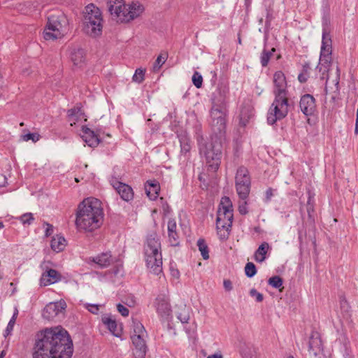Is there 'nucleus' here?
Segmentation results:
<instances>
[{
	"instance_id": "obj_1",
	"label": "nucleus",
	"mask_w": 358,
	"mask_h": 358,
	"mask_svg": "<svg viewBox=\"0 0 358 358\" xmlns=\"http://www.w3.org/2000/svg\"><path fill=\"white\" fill-rule=\"evenodd\" d=\"M73 342L68 332L60 327L46 329L34 345V358H71Z\"/></svg>"
},
{
	"instance_id": "obj_2",
	"label": "nucleus",
	"mask_w": 358,
	"mask_h": 358,
	"mask_svg": "<svg viewBox=\"0 0 358 358\" xmlns=\"http://www.w3.org/2000/svg\"><path fill=\"white\" fill-rule=\"evenodd\" d=\"M332 41L331 36L326 28L323 29L322 47L320 62L316 69L320 73V79L326 80V85L333 84L336 90H338L340 80V69L336 65L334 73L332 66Z\"/></svg>"
},
{
	"instance_id": "obj_3",
	"label": "nucleus",
	"mask_w": 358,
	"mask_h": 358,
	"mask_svg": "<svg viewBox=\"0 0 358 358\" xmlns=\"http://www.w3.org/2000/svg\"><path fill=\"white\" fill-rule=\"evenodd\" d=\"M103 219V210L99 200L88 198L78 206L76 224L79 230L92 231L100 227Z\"/></svg>"
},
{
	"instance_id": "obj_4",
	"label": "nucleus",
	"mask_w": 358,
	"mask_h": 358,
	"mask_svg": "<svg viewBox=\"0 0 358 358\" xmlns=\"http://www.w3.org/2000/svg\"><path fill=\"white\" fill-rule=\"evenodd\" d=\"M275 99L271 104L267 121L269 124H273L278 120L285 117L288 113V91L285 76L282 71H277L273 75Z\"/></svg>"
},
{
	"instance_id": "obj_5",
	"label": "nucleus",
	"mask_w": 358,
	"mask_h": 358,
	"mask_svg": "<svg viewBox=\"0 0 358 358\" xmlns=\"http://www.w3.org/2000/svg\"><path fill=\"white\" fill-rule=\"evenodd\" d=\"M107 5L113 17L121 23H127L139 17L145 10L143 4L138 1L126 4L124 0H108Z\"/></svg>"
},
{
	"instance_id": "obj_6",
	"label": "nucleus",
	"mask_w": 358,
	"mask_h": 358,
	"mask_svg": "<svg viewBox=\"0 0 358 358\" xmlns=\"http://www.w3.org/2000/svg\"><path fill=\"white\" fill-rule=\"evenodd\" d=\"M144 257L150 272L159 275L162 271L161 243L155 233L149 234L144 245Z\"/></svg>"
},
{
	"instance_id": "obj_7",
	"label": "nucleus",
	"mask_w": 358,
	"mask_h": 358,
	"mask_svg": "<svg viewBox=\"0 0 358 358\" xmlns=\"http://www.w3.org/2000/svg\"><path fill=\"white\" fill-rule=\"evenodd\" d=\"M68 19L59 10L53 11L48 15L47 25L43 32L45 41H55L62 38L66 33Z\"/></svg>"
},
{
	"instance_id": "obj_8",
	"label": "nucleus",
	"mask_w": 358,
	"mask_h": 358,
	"mask_svg": "<svg viewBox=\"0 0 358 358\" xmlns=\"http://www.w3.org/2000/svg\"><path fill=\"white\" fill-rule=\"evenodd\" d=\"M233 218L232 203L229 197H222L217 210L216 219L217 234L220 238L226 239L228 238L232 226Z\"/></svg>"
},
{
	"instance_id": "obj_9",
	"label": "nucleus",
	"mask_w": 358,
	"mask_h": 358,
	"mask_svg": "<svg viewBox=\"0 0 358 358\" xmlns=\"http://www.w3.org/2000/svg\"><path fill=\"white\" fill-rule=\"evenodd\" d=\"M222 145L217 137H212L209 142L201 143L200 154L206 159V164L212 171H216L220 165Z\"/></svg>"
},
{
	"instance_id": "obj_10",
	"label": "nucleus",
	"mask_w": 358,
	"mask_h": 358,
	"mask_svg": "<svg viewBox=\"0 0 358 358\" xmlns=\"http://www.w3.org/2000/svg\"><path fill=\"white\" fill-rule=\"evenodd\" d=\"M102 16L99 8L93 4L85 7L83 18V30L89 36L96 37L102 31Z\"/></svg>"
},
{
	"instance_id": "obj_11",
	"label": "nucleus",
	"mask_w": 358,
	"mask_h": 358,
	"mask_svg": "<svg viewBox=\"0 0 358 358\" xmlns=\"http://www.w3.org/2000/svg\"><path fill=\"white\" fill-rule=\"evenodd\" d=\"M133 334L131 336L134 346L133 354L135 358H144L147 351L145 338L147 331L144 326L138 321H133Z\"/></svg>"
},
{
	"instance_id": "obj_12",
	"label": "nucleus",
	"mask_w": 358,
	"mask_h": 358,
	"mask_svg": "<svg viewBox=\"0 0 358 358\" xmlns=\"http://www.w3.org/2000/svg\"><path fill=\"white\" fill-rule=\"evenodd\" d=\"M235 186L240 199H246L250 191L251 179L249 171L245 167L241 166L237 169Z\"/></svg>"
},
{
	"instance_id": "obj_13",
	"label": "nucleus",
	"mask_w": 358,
	"mask_h": 358,
	"mask_svg": "<svg viewBox=\"0 0 358 358\" xmlns=\"http://www.w3.org/2000/svg\"><path fill=\"white\" fill-rule=\"evenodd\" d=\"M66 308V302L63 300L50 303L44 308L43 317L48 320H54L64 315Z\"/></svg>"
},
{
	"instance_id": "obj_14",
	"label": "nucleus",
	"mask_w": 358,
	"mask_h": 358,
	"mask_svg": "<svg viewBox=\"0 0 358 358\" xmlns=\"http://www.w3.org/2000/svg\"><path fill=\"white\" fill-rule=\"evenodd\" d=\"M211 127L214 132L222 134L226 128V114L225 112L213 106L210 110Z\"/></svg>"
},
{
	"instance_id": "obj_15",
	"label": "nucleus",
	"mask_w": 358,
	"mask_h": 358,
	"mask_svg": "<svg viewBox=\"0 0 358 358\" xmlns=\"http://www.w3.org/2000/svg\"><path fill=\"white\" fill-rule=\"evenodd\" d=\"M156 310L162 320H168L171 315L169 299L164 294L159 295L155 302Z\"/></svg>"
},
{
	"instance_id": "obj_16",
	"label": "nucleus",
	"mask_w": 358,
	"mask_h": 358,
	"mask_svg": "<svg viewBox=\"0 0 358 358\" xmlns=\"http://www.w3.org/2000/svg\"><path fill=\"white\" fill-rule=\"evenodd\" d=\"M110 182L124 201H129L133 199L134 192L129 185L120 182L116 178H112Z\"/></svg>"
},
{
	"instance_id": "obj_17",
	"label": "nucleus",
	"mask_w": 358,
	"mask_h": 358,
	"mask_svg": "<svg viewBox=\"0 0 358 358\" xmlns=\"http://www.w3.org/2000/svg\"><path fill=\"white\" fill-rule=\"evenodd\" d=\"M323 350L322 342L317 331H313L308 341V354L310 357H317Z\"/></svg>"
},
{
	"instance_id": "obj_18",
	"label": "nucleus",
	"mask_w": 358,
	"mask_h": 358,
	"mask_svg": "<svg viewBox=\"0 0 358 358\" xmlns=\"http://www.w3.org/2000/svg\"><path fill=\"white\" fill-rule=\"evenodd\" d=\"M299 107L306 116L313 115L316 110L315 99L313 96L310 94L303 95L299 101Z\"/></svg>"
},
{
	"instance_id": "obj_19",
	"label": "nucleus",
	"mask_w": 358,
	"mask_h": 358,
	"mask_svg": "<svg viewBox=\"0 0 358 358\" xmlns=\"http://www.w3.org/2000/svg\"><path fill=\"white\" fill-rule=\"evenodd\" d=\"M168 238L171 246H178L180 244V236L177 231L178 227L175 220H169L168 222Z\"/></svg>"
},
{
	"instance_id": "obj_20",
	"label": "nucleus",
	"mask_w": 358,
	"mask_h": 358,
	"mask_svg": "<svg viewBox=\"0 0 358 358\" xmlns=\"http://www.w3.org/2000/svg\"><path fill=\"white\" fill-rule=\"evenodd\" d=\"M60 279V273L56 270L50 268L43 273L40 282L41 285L47 286L58 282Z\"/></svg>"
},
{
	"instance_id": "obj_21",
	"label": "nucleus",
	"mask_w": 358,
	"mask_h": 358,
	"mask_svg": "<svg viewBox=\"0 0 358 358\" xmlns=\"http://www.w3.org/2000/svg\"><path fill=\"white\" fill-rule=\"evenodd\" d=\"M82 131L83 133L82 138L90 147L94 148L99 144L100 139L94 131L87 127H83Z\"/></svg>"
},
{
	"instance_id": "obj_22",
	"label": "nucleus",
	"mask_w": 358,
	"mask_h": 358,
	"mask_svg": "<svg viewBox=\"0 0 358 358\" xmlns=\"http://www.w3.org/2000/svg\"><path fill=\"white\" fill-rule=\"evenodd\" d=\"M70 56L74 66H81L85 61V52L80 48H71Z\"/></svg>"
},
{
	"instance_id": "obj_23",
	"label": "nucleus",
	"mask_w": 358,
	"mask_h": 358,
	"mask_svg": "<svg viewBox=\"0 0 358 358\" xmlns=\"http://www.w3.org/2000/svg\"><path fill=\"white\" fill-rule=\"evenodd\" d=\"M145 192L151 200H155L157 198L160 190L159 184L156 180H148L147 181L145 186Z\"/></svg>"
},
{
	"instance_id": "obj_24",
	"label": "nucleus",
	"mask_w": 358,
	"mask_h": 358,
	"mask_svg": "<svg viewBox=\"0 0 358 358\" xmlns=\"http://www.w3.org/2000/svg\"><path fill=\"white\" fill-rule=\"evenodd\" d=\"M308 197L306 204L304 206H302L301 208V212L303 213V212L306 210L308 217V221L310 224H313L315 222V210H314V199L313 196L311 195L310 192L308 193Z\"/></svg>"
},
{
	"instance_id": "obj_25",
	"label": "nucleus",
	"mask_w": 358,
	"mask_h": 358,
	"mask_svg": "<svg viewBox=\"0 0 358 358\" xmlns=\"http://www.w3.org/2000/svg\"><path fill=\"white\" fill-rule=\"evenodd\" d=\"M66 240L63 236L57 235L52 237L51 240V248L52 250L59 252L62 251L66 246Z\"/></svg>"
},
{
	"instance_id": "obj_26",
	"label": "nucleus",
	"mask_w": 358,
	"mask_h": 358,
	"mask_svg": "<svg viewBox=\"0 0 358 358\" xmlns=\"http://www.w3.org/2000/svg\"><path fill=\"white\" fill-rule=\"evenodd\" d=\"M269 249V245L266 242L262 243L256 250L254 258L257 262H263L266 259V255Z\"/></svg>"
},
{
	"instance_id": "obj_27",
	"label": "nucleus",
	"mask_w": 358,
	"mask_h": 358,
	"mask_svg": "<svg viewBox=\"0 0 358 358\" xmlns=\"http://www.w3.org/2000/svg\"><path fill=\"white\" fill-rule=\"evenodd\" d=\"M92 261L101 268L107 267L112 262L111 255L108 252L102 253L96 257H94Z\"/></svg>"
},
{
	"instance_id": "obj_28",
	"label": "nucleus",
	"mask_w": 358,
	"mask_h": 358,
	"mask_svg": "<svg viewBox=\"0 0 358 358\" xmlns=\"http://www.w3.org/2000/svg\"><path fill=\"white\" fill-rule=\"evenodd\" d=\"M81 109L78 107H74L68 110L69 121L71 122V126L76 124V122L83 115Z\"/></svg>"
},
{
	"instance_id": "obj_29",
	"label": "nucleus",
	"mask_w": 358,
	"mask_h": 358,
	"mask_svg": "<svg viewBox=\"0 0 358 358\" xmlns=\"http://www.w3.org/2000/svg\"><path fill=\"white\" fill-rule=\"evenodd\" d=\"M275 52V49L272 48L271 50H268L265 46L260 56V62L262 66L265 67L268 65L269 60Z\"/></svg>"
},
{
	"instance_id": "obj_30",
	"label": "nucleus",
	"mask_w": 358,
	"mask_h": 358,
	"mask_svg": "<svg viewBox=\"0 0 358 358\" xmlns=\"http://www.w3.org/2000/svg\"><path fill=\"white\" fill-rule=\"evenodd\" d=\"M102 321L111 333L117 336V324L115 320L109 317H104L102 318Z\"/></svg>"
},
{
	"instance_id": "obj_31",
	"label": "nucleus",
	"mask_w": 358,
	"mask_h": 358,
	"mask_svg": "<svg viewBox=\"0 0 358 358\" xmlns=\"http://www.w3.org/2000/svg\"><path fill=\"white\" fill-rule=\"evenodd\" d=\"M311 68L310 64L306 62L303 66L301 73L298 76V80L301 83H306L309 78V72Z\"/></svg>"
},
{
	"instance_id": "obj_32",
	"label": "nucleus",
	"mask_w": 358,
	"mask_h": 358,
	"mask_svg": "<svg viewBox=\"0 0 358 358\" xmlns=\"http://www.w3.org/2000/svg\"><path fill=\"white\" fill-rule=\"evenodd\" d=\"M268 283L271 287L279 289L280 292H282L284 289V287H282V279L278 275H274L270 278L268 280Z\"/></svg>"
},
{
	"instance_id": "obj_33",
	"label": "nucleus",
	"mask_w": 358,
	"mask_h": 358,
	"mask_svg": "<svg viewBox=\"0 0 358 358\" xmlns=\"http://www.w3.org/2000/svg\"><path fill=\"white\" fill-rule=\"evenodd\" d=\"M197 246L203 259H208L209 258L208 248L206 241L201 238L199 239Z\"/></svg>"
},
{
	"instance_id": "obj_34",
	"label": "nucleus",
	"mask_w": 358,
	"mask_h": 358,
	"mask_svg": "<svg viewBox=\"0 0 358 358\" xmlns=\"http://www.w3.org/2000/svg\"><path fill=\"white\" fill-rule=\"evenodd\" d=\"M166 59H167V55L166 54L159 55L157 57L155 64H153V66H152L153 71L154 72L158 71L160 69L161 66L165 63Z\"/></svg>"
},
{
	"instance_id": "obj_35",
	"label": "nucleus",
	"mask_w": 358,
	"mask_h": 358,
	"mask_svg": "<svg viewBox=\"0 0 358 358\" xmlns=\"http://www.w3.org/2000/svg\"><path fill=\"white\" fill-rule=\"evenodd\" d=\"M145 73V69H137L135 71V73L133 76V81L137 83H141L144 80Z\"/></svg>"
},
{
	"instance_id": "obj_36",
	"label": "nucleus",
	"mask_w": 358,
	"mask_h": 358,
	"mask_svg": "<svg viewBox=\"0 0 358 358\" xmlns=\"http://www.w3.org/2000/svg\"><path fill=\"white\" fill-rule=\"evenodd\" d=\"M245 275L248 277H249V278L253 277L257 273V269H256L255 265L252 262L247 263L245 266Z\"/></svg>"
},
{
	"instance_id": "obj_37",
	"label": "nucleus",
	"mask_w": 358,
	"mask_h": 358,
	"mask_svg": "<svg viewBox=\"0 0 358 358\" xmlns=\"http://www.w3.org/2000/svg\"><path fill=\"white\" fill-rule=\"evenodd\" d=\"M192 83L194 85L196 88H201L203 83V77L197 71H195L192 76Z\"/></svg>"
},
{
	"instance_id": "obj_38",
	"label": "nucleus",
	"mask_w": 358,
	"mask_h": 358,
	"mask_svg": "<svg viewBox=\"0 0 358 358\" xmlns=\"http://www.w3.org/2000/svg\"><path fill=\"white\" fill-rule=\"evenodd\" d=\"M19 220L24 224H30L34 220V217L32 213H27L21 215Z\"/></svg>"
},
{
	"instance_id": "obj_39",
	"label": "nucleus",
	"mask_w": 358,
	"mask_h": 358,
	"mask_svg": "<svg viewBox=\"0 0 358 358\" xmlns=\"http://www.w3.org/2000/svg\"><path fill=\"white\" fill-rule=\"evenodd\" d=\"M178 318L182 323H187L189 320L188 310L186 309L182 310L181 312L178 313Z\"/></svg>"
},
{
	"instance_id": "obj_40",
	"label": "nucleus",
	"mask_w": 358,
	"mask_h": 358,
	"mask_svg": "<svg viewBox=\"0 0 358 358\" xmlns=\"http://www.w3.org/2000/svg\"><path fill=\"white\" fill-rule=\"evenodd\" d=\"M252 116L251 112L249 111H245V109H242L241 111L240 117H241V122L244 125L245 124V122L248 121V120Z\"/></svg>"
},
{
	"instance_id": "obj_41",
	"label": "nucleus",
	"mask_w": 358,
	"mask_h": 358,
	"mask_svg": "<svg viewBox=\"0 0 358 358\" xmlns=\"http://www.w3.org/2000/svg\"><path fill=\"white\" fill-rule=\"evenodd\" d=\"M22 138L23 141H28L29 140H31L34 142H36L39 139V136L36 134L29 133V134L23 135L22 136Z\"/></svg>"
},
{
	"instance_id": "obj_42",
	"label": "nucleus",
	"mask_w": 358,
	"mask_h": 358,
	"mask_svg": "<svg viewBox=\"0 0 358 358\" xmlns=\"http://www.w3.org/2000/svg\"><path fill=\"white\" fill-rule=\"evenodd\" d=\"M250 294L252 297H255L257 302H262L264 299L263 294L258 292L255 289H250Z\"/></svg>"
},
{
	"instance_id": "obj_43",
	"label": "nucleus",
	"mask_w": 358,
	"mask_h": 358,
	"mask_svg": "<svg viewBox=\"0 0 358 358\" xmlns=\"http://www.w3.org/2000/svg\"><path fill=\"white\" fill-rule=\"evenodd\" d=\"M246 206H247V201H245V199H244V200L241 199V201H239V205H238V210L241 215H245L248 213V211L247 210Z\"/></svg>"
},
{
	"instance_id": "obj_44",
	"label": "nucleus",
	"mask_w": 358,
	"mask_h": 358,
	"mask_svg": "<svg viewBox=\"0 0 358 358\" xmlns=\"http://www.w3.org/2000/svg\"><path fill=\"white\" fill-rule=\"evenodd\" d=\"M86 308L93 314H97L99 310V306L96 304H86Z\"/></svg>"
},
{
	"instance_id": "obj_45",
	"label": "nucleus",
	"mask_w": 358,
	"mask_h": 358,
	"mask_svg": "<svg viewBox=\"0 0 358 358\" xmlns=\"http://www.w3.org/2000/svg\"><path fill=\"white\" fill-rule=\"evenodd\" d=\"M117 308L118 312L124 317H127L129 315V310L127 308L124 306L123 305L119 303L117 306Z\"/></svg>"
},
{
	"instance_id": "obj_46",
	"label": "nucleus",
	"mask_w": 358,
	"mask_h": 358,
	"mask_svg": "<svg viewBox=\"0 0 358 358\" xmlns=\"http://www.w3.org/2000/svg\"><path fill=\"white\" fill-rule=\"evenodd\" d=\"M223 285L226 291L229 292L233 289L232 282L229 279L224 280Z\"/></svg>"
},
{
	"instance_id": "obj_47",
	"label": "nucleus",
	"mask_w": 358,
	"mask_h": 358,
	"mask_svg": "<svg viewBox=\"0 0 358 358\" xmlns=\"http://www.w3.org/2000/svg\"><path fill=\"white\" fill-rule=\"evenodd\" d=\"M44 224L47 227L45 229V236H49L53 233V226L47 222H45Z\"/></svg>"
},
{
	"instance_id": "obj_48",
	"label": "nucleus",
	"mask_w": 358,
	"mask_h": 358,
	"mask_svg": "<svg viewBox=\"0 0 358 358\" xmlns=\"http://www.w3.org/2000/svg\"><path fill=\"white\" fill-rule=\"evenodd\" d=\"M15 318H11L8 324V326L6 327V331L8 334H9L11 331L13 329L14 324L15 323Z\"/></svg>"
},
{
	"instance_id": "obj_49",
	"label": "nucleus",
	"mask_w": 358,
	"mask_h": 358,
	"mask_svg": "<svg viewBox=\"0 0 358 358\" xmlns=\"http://www.w3.org/2000/svg\"><path fill=\"white\" fill-rule=\"evenodd\" d=\"M273 196V189L269 188L266 192V197L267 200H269Z\"/></svg>"
},
{
	"instance_id": "obj_50",
	"label": "nucleus",
	"mask_w": 358,
	"mask_h": 358,
	"mask_svg": "<svg viewBox=\"0 0 358 358\" xmlns=\"http://www.w3.org/2000/svg\"><path fill=\"white\" fill-rule=\"evenodd\" d=\"M181 150L182 152H187L190 150V145L188 143L184 144L183 145H182Z\"/></svg>"
},
{
	"instance_id": "obj_51",
	"label": "nucleus",
	"mask_w": 358,
	"mask_h": 358,
	"mask_svg": "<svg viewBox=\"0 0 358 358\" xmlns=\"http://www.w3.org/2000/svg\"><path fill=\"white\" fill-rule=\"evenodd\" d=\"M6 177L2 175V174H0V187L1 186H3L5 182H6Z\"/></svg>"
},
{
	"instance_id": "obj_52",
	"label": "nucleus",
	"mask_w": 358,
	"mask_h": 358,
	"mask_svg": "<svg viewBox=\"0 0 358 358\" xmlns=\"http://www.w3.org/2000/svg\"><path fill=\"white\" fill-rule=\"evenodd\" d=\"M207 358H222V356L220 354H214L208 356Z\"/></svg>"
},
{
	"instance_id": "obj_53",
	"label": "nucleus",
	"mask_w": 358,
	"mask_h": 358,
	"mask_svg": "<svg viewBox=\"0 0 358 358\" xmlns=\"http://www.w3.org/2000/svg\"><path fill=\"white\" fill-rule=\"evenodd\" d=\"M17 315H18V310L17 309H15L14 313H13V315L11 318H15V320H16V318L17 317Z\"/></svg>"
},
{
	"instance_id": "obj_54",
	"label": "nucleus",
	"mask_w": 358,
	"mask_h": 358,
	"mask_svg": "<svg viewBox=\"0 0 358 358\" xmlns=\"http://www.w3.org/2000/svg\"><path fill=\"white\" fill-rule=\"evenodd\" d=\"M17 315H18V310L17 309H15L14 313H13V315L11 318H15V320H16V318L17 317Z\"/></svg>"
},
{
	"instance_id": "obj_55",
	"label": "nucleus",
	"mask_w": 358,
	"mask_h": 358,
	"mask_svg": "<svg viewBox=\"0 0 358 358\" xmlns=\"http://www.w3.org/2000/svg\"><path fill=\"white\" fill-rule=\"evenodd\" d=\"M127 304L130 307L134 306L135 304V301L132 299L131 301H129V303H127Z\"/></svg>"
},
{
	"instance_id": "obj_56",
	"label": "nucleus",
	"mask_w": 358,
	"mask_h": 358,
	"mask_svg": "<svg viewBox=\"0 0 358 358\" xmlns=\"http://www.w3.org/2000/svg\"><path fill=\"white\" fill-rule=\"evenodd\" d=\"M355 133L358 134V124H355Z\"/></svg>"
},
{
	"instance_id": "obj_57",
	"label": "nucleus",
	"mask_w": 358,
	"mask_h": 358,
	"mask_svg": "<svg viewBox=\"0 0 358 358\" xmlns=\"http://www.w3.org/2000/svg\"><path fill=\"white\" fill-rule=\"evenodd\" d=\"M355 124H358V109L357 110V112H356V120H355Z\"/></svg>"
},
{
	"instance_id": "obj_58",
	"label": "nucleus",
	"mask_w": 358,
	"mask_h": 358,
	"mask_svg": "<svg viewBox=\"0 0 358 358\" xmlns=\"http://www.w3.org/2000/svg\"><path fill=\"white\" fill-rule=\"evenodd\" d=\"M4 225L3 224V222H0V229L3 228Z\"/></svg>"
},
{
	"instance_id": "obj_59",
	"label": "nucleus",
	"mask_w": 358,
	"mask_h": 358,
	"mask_svg": "<svg viewBox=\"0 0 358 358\" xmlns=\"http://www.w3.org/2000/svg\"><path fill=\"white\" fill-rule=\"evenodd\" d=\"M3 352H2L1 353V355H0V358H3Z\"/></svg>"
},
{
	"instance_id": "obj_60",
	"label": "nucleus",
	"mask_w": 358,
	"mask_h": 358,
	"mask_svg": "<svg viewBox=\"0 0 358 358\" xmlns=\"http://www.w3.org/2000/svg\"><path fill=\"white\" fill-rule=\"evenodd\" d=\"M280 55H278L276 56V59H280Z\"/></svg>"
},
{
	"instance_id": "obj_61",
	"label": "nucleus",
	"mask_w": 358,
	"mask_h": 358,
	"mask_svg": "<svg viewBox=\"0 0 358 358\" xmlns=\"http://www.w3.org/2000/svg\"><path fill=\"white\" fill-rule=\"evenodd\" d=\"M23 125H24L23 122L20 123V126H23Z\"/></svg>"
},
{
	"instance_id": "obj_62",
	"label": "nucleus",
	"mask_w": 358,
	"mask_h": 358,
	"mask_svg": "<svg viewBox=\"0 0 358 358\" xmlns=\"http://www.w3.org/2000/svg\"><path fill=\"white\" fill-rule=\"evenodd\" d=\"M1 278V276L0 275V278Z\"/></svg>"
},
{
	"instance_id": "obj_63",
	"label": "nucleus",
	"mask_w": 358,
	"mask_h": 358,
	"mask_svg": "<svg viewBox=\"0 0 358 358\" xmlns=\"http://www.w3.org/2000/svg\"><path fill=\"white\" fill-rule=\"evenodd\" d=\"M287 358H289V357H287Z\"/></svg>"
},
{
	"instance_id": "obj_64",
	"label": "nucleus",
	"mask_w": 358,
	"mask_h": 358,
	"mask_svg": "<svg viewBox=\"0 0 358 358\" xmlns=\"http://www.w3.org/2000/svg\"><path fill=\"white\" fill-rule=\"evenodd\" d=\"M292 358H294V357H292Z\"/></svg>"
}]
</instances>
